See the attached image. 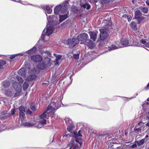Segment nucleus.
<instances>
[{
	"label": "nucleus",
	"mask_w": 149,
	"mask_h": 149,
	"mask_svg": "<svg viewBox=\"0 0 149 149\" xmlns=\"http://www.w3.org/2000/svg\"><path fill=\"white\" fill-rule=\"evenodd\" d=\"M50 17L51 16H49L48 17H47V20L49 22V24L47 25V28L46 30L44 29L43 30L41 36L42 38L45 41H46V36H47L48 37V36L50 34H52L54 31L53 26L50 25V22H49L50 21V19H49Z\"/></svg>",
	"instance_id": "obj_1"
},
{
	"label": "nucleus",
	"mask_w": 149,
	"mask_h": 149,
	"mask_svg": "<svg viewBox=\"0 0 149 149\" xmlns=\"http://www.w3.org/2000/svg\"><path fill=\"white\" fill-rule=\"evenodd\" d=\"M52 112L49 111L48 109H47L42 114L39 116L40 119H42L40 121V123L42 125H44L46 123V118H48L50 116V113H52Z\"/></svg>",
	"instance_id": "obj_2"
},
{
	"label": "nucleus",
	"mask_w": 149,
	"mask_h": 149,
	"mask_svg": "<svg viewBox=\"0 0 149 149\" xmlns=\"http://www.w3.org/2000/svg\"><path fill=\"white\" fill-rule=\"evenodd\" d=\"M51 59L47 57H45L41 61H40L38 65V68L42 70L45 68L47 66L50 65Z\"/></svg>",
	"instance_id": "obj_3"
},
{
	"label": "nucleus",
	"mask_w": 149,
	"mask_h": 149,
	"mask_svg": "<svg viewBox=\"0 0 149 149\" xmlns=\"http://www.w3.org/2000/svg\"><path fill=\"white\" fill-rule=\"evenodd\" d=\"M67 4V1H65L64 5L62 6L61 5H60L57 6L54 9V13L58 14L60 11L62 13H65L66 10V6Z\"/></svg>",
	"instance_id": "obj_4"
},
{
	"label": "nucleus",
	"mask_w": 149,
	"mask_h": 149,
	"mask_svg": "<svg viewBox=\"0 0 149 149\" xmlns=\"http://www.w3.org/2000/svg\"><path fill=\"white\" fill-rule=\"evenodd\" d=\"M79 42L77 39L73 38L72 39H70L66 41L65 44L69 45L70 47L72 48L76 45Z\"/></svg>",
	"instance_id": "obj_5"
},
{
	"label": "nucleus",
	"mask_w": 149,
	"mask_h": 149,
	"mask_svg": "<svg viewBox=\"0 0 149 149\" xmlns=\"http://www.w3.org/2000/svg\"><path fill=\"white\" fill-rule=\"evenodd\" d=\"M59 105L58 103L54 102H52L49 105L47 108L51 112H54V111L59 108Z\"/></svg>",
	"instance_id": "obj_6"
},
{
	"label": "nucleus",
	"mask_w": 149,
	"mask_h": 149,
	"mask_svg": "<svg viewBox=\"0 0 149 149\" xmlns=\"http://www.w3.org/2000/svg\"><path fill=\"white\" fill-rule=\"evenodd\" d=\"M100 39L103 40L105 39L107 37V34L106 30L104 29H100Z\"/></svg>",
	"instance_id": "obj_7"
},
{
	"label": "nucleus",
	"mask_w": 149,
	"mask_h": 149,
	"mask_svg": "<svg viewBox=\"0 0 149 149\" xmlns=\"http://www.w3.org/2000/svg\"><path fill=\"white\" fill-rule=\"evenodd\" d=\"M88 37V34L86 33H83L79 34L77 40L78 42L83 41L86 40Z\"/></svg>",
	"instance_id": "obj_8"
},
{
	"label": "nucleus",
	"mask_w": 149,
	"mask_h": 149,
	"mask_svg": "<svg viewBox=\"0 0 149 149\" xmlns=\"http://www.w3.org/2000/svg\"><path fill=\"white\" fill-rule=\"evenodd\" d=\"M80 130H79L78 133L74 132L73 135V136L76 139L75 141L79 143V144L81 143V139L80 137L79 138V136H82L81 134L80 133Z\"/></svg>",
	"instance_id": "obj_9"
},
{
	"label": "nucleus",
	"mask_w": 149,
	"mask_h": 149,
	"mask_svg": "<svg viewBox=\"0 0 149 149\" xmlns=\"http://www.w3.org/2000/svg\"><path fill=\"white\" fill-rule=\"evenodd\" d=\"M31 59L34 62H37L41 60L42 59V57L39 55H37L32 56L31 57Z\"/></svg>",
	"instance_id": "obj_10"
},
{
	"label": "nucleus",
	"mask_w": 149,
	"mask_h": 149,
	"mask_svg": "<svg viewBox=\"0 0 149 149\" xmlns=\"http://www.w3.org/2000/svg\"><path fill=\"white\" fill-rule=\"evenodd\" d=\"M97 32H89V33L90 36V38L94 41H95L97 38Z\"/></svg>",
	"instance_id": "obj_11"
},
{
	"label": "nucleus",
	"mask_w": 149,
	"mask_h": 149,
	"mask_svg": "<svg viewBox=\"0 0 149 149\" xmlns=\"http://www.w3.org/2000/svg\"><path fill=\"white\" fill-rule=\"evenodd\" d=\"M121 47H122L121 46V45H118V44L117 43L116 44V45H111L109 47H108V49L109 51H111V50H114L116 49H118Z\"/></svg>",
	"instance_id": "obj_12"
},
{
	"label": "nucleus",
	"mask_w": 149,
	"mask_h": 149,
	"mask_svg": "<svg viewBox=\"0 0 149 149\" xmlns=\"http://www.w3.org/2000/svg\"><path fill=\"white\" fill-rule=\"evenodd\" d=\"M13 86L15 89L17 91H19L21 88V85L16 82H15L13 83Z\"/></svg>",
	"instance_id": "obj_13"
},
{
	"label": "nucleus",
	"mask_w": 149,
	"mask_h": 149,
	"mask_svg": "<svg viewBox=\"0 0 149 149\" xmlns=\"http://www.w3.org/2000/svg\"><path fill=\"white\" fill-rule=\"evenodd\" d=\"M26 71L24 68H21L18 71V74L21 75L22 77H25Z\"/></svg>",
	"instance_id": "obj_14"
},
{
	"label": "nucleus",
	"mask_w": 149,
	"mask_h": 149,
	"mask_svg": "<svg viewBox=\"0 0 149 149\" xmlns=\"http://www.w3.org/2000/svg\"><path fill=\"white\" fill-rule=\"evenodd\" d=\"M10 85V82L8 81H5L2 83L1 88L2 90H5V89L8 87Z\"/></svg>",
	"instance_id": "obj_15"
},
{
	"label": "nucleus",
	"mask_w": 149,
	"mask_h": 149,
	"mask_svg": "<svg viewBox=\"0 0 149 149\" xmlns=\"http://www.w3.org/2000/svg\"><path fill=\"white\" fill-rule=\"evenodd\" d=\"M36 78V76L34 74H30L27 77L26 79L29 81H30L35 79Z\"/></svg>",
	"instance_id": "obj_16"
},
{
	"label": "nucleus",
	"mask_w": 149,
	"mask_h": 149,
	"mask_svg": "<svg viewBox=\"0 0 149 149\" xmlns=\"http://www.w3.org/2000/svg\"><path fill=\"white\" fill-rule=\"evenodd\" d=\"M80 6L81 8H86L87 10H89L91 8L90 5L87 3H81Z\"/></svg>",
	"instance_id": "obj_17"
},
{
	"label": "nucleus",
	"mask_w": 149,
	"mask_h": 149,
	"mask_svg": "<svg viewBox=\"0 0 149 149\" xmlns=\"http://www.w3.org/2000/svg\"><path fill=\"white\" fill-rule=\"evenodd\" d=\"M121 44L125 46H129V41L125 39H122L121 40Z\"/></svg>",
	"instance_id": "obj_18"
},
{
	"label": "nucleus",
	"mask_w": 149,
	"mask_h": 149,
	"mask_svg": "<svg viewBox=\"0 0 149 149\" xmlns=\"http://www.w3.org/2000/svg\"><path fill=\"white\" fill-rule=\"evenodd\" d=\"M59 21L60 22H61L68 17V15L67 14L63 15H60Z\"/></svg>",
	"instance_id": "obj_19"
},
{
	"label": "nucleus",
	"mask_w": 149,
	"mask_h": 149,
	"mask_svg": "<svg viewBox=\"0 0 149 149\" xmlns=\"http://www.w3.org/2000/svg\"><path fill=\"white\" fill-rule=\"evenodd\" d=\"M54 55L56 57V65H58L59 64V61L60 60L61 57V56L59 55H56L55 54H54Z\"/></svg>",
	"instance_id": "obj_20"
},
{
	"label": "nucleus",
	"mask_w": 149,
	"mask_h": 149,
	"mask_svg": "<svg viewBox=\"0 0 149 149\" xmlns=\"http://www.w3.org/2000/svg\"><path fill=\"white\" fill-rule=\"evenodd\" d=\"M142 13L139 10H137L135 12V18L137 19L142 15Z\"/></svg>",
	"instance_id": "obj_21"
},
{
	"label": "nucleus",
	"mask_w": 149,
	"mask_h": 149,
	"mask_svg": "<svg viewBox=\"0 0 149 149\" xmlns=\"http://www.w3.org/2000/svg\"><path fill=\"white\" fill-rule=\"evenodd\" d=\"M131 27L134 31L137 30L136 23V22H132L130 24Z\"/></svg>",
	"instance_id": "obj_22"
},
{
	"label": "nucleus",
	"mask_w": 149,
	"mask_h": 149,
	"mask_svg": "<svg viewBox=\"0 0 149 149\" xmlns=\"http://www.w3.org/2000/svg\"><path fill=\"white\" fill-rule=\"evenodd\" d=\"M44 9L45 10L47 11V13L48 14H50L52 12V10L50 9V7L48 6H46L44 7Z\"/></svg>",
	"instance_id": "obj_23"
},
{
	"label": "nucleus",
	"mask_w": 149,
	"mask_h": 149,
	"mask_svg": "<svg viewBox=\"0 0 149 149\" xmlns=\"http://www.w3.org/2000/svg\"><path fill=\"white\" fill-rule=\"evenodd\" d=\"M4 92L5 94L7 96H11L12 95V92L9 89H6Z\"/></svg>",
	"instance_id": "obj_24"
},
{
	"label": "nucleus",
	"mask_w": 149,
	"mask_h": 149,
	"mask_svg": "<svg viewBox=\"0 0 149 149\" xmlns=\"http://www.w3.org/2000/svg\"><path fill=\"white\" fill-rule=\"evenodd\" d=\"M29 86V83L27 82H25L23 85V89L24 91H26Z\"/></svg>",
	"instance_id": "obj_25"
},
{
	"label": "nucleus",
	"mask_w": 149,
	"mask_h": 149,
	"mask_svg": "<svg viewBox=\"0 0 149 149\" xmlns=\"http://www.w3.org/2000/svg\"><path fill=\"white\" fill-rule=\"evenodd\" d=\"M65 120L66 122V123L67 124L71 125L72 123V121L71 119L70 118H66L65 119Z\"/></svg>",
	"instance_id": "obj_26"
},
{
	"label": "nucleus",
	"mask_w": 149,
	"mask_h": 149,
	"mask_svg": "<svg viewBox=\"0 0 149 149\" xmlns=\"http://www.w3.org/2000/svg\"><path fill=\"white\" fill-rule=\"evenodd\" d=\"M36 50V47H34L31 49L29 51L27 52V53L28 54H31L34 52Z\"/></svg>",
	"instance_id": "obj_27"
},
{
	"label": "nucleus",
	"mask_w": 149,
	"mask_h": 149,
	"mask_svg": "<svg viewBox=\"0 0 149 149\" xmlns=\"http://www.w3.org/2000/svg\"><path fill=\"white\" fill-rule=\"evenodd\" d=\"M6 63L5 61L3 60H0V70L3 68V66Z\"/></svg>",
	"instance_id": "obj_28"
},
{
	"label": "nucleus",
	"mask_w": 149,
	"mask_h": 149,
	"mask_svg": "<svg viewBox=\"0 0 149 149\" xmlns=\"http://www.w3.org/2000/svg\"><path fill=\"white\" fill-rule=\"evenodd\" d=\"M24 112H19V115L21 119V120L22 121L23 120L24 118Z\"/></svg>",
	"instance_id": "obj_29"
},
{
	"label": "nucleus",
	"mask_w": 149,
	"mask_h": 149,
	"mask_svg": "<svg viewBox=\"0 0 149 149\" xmlns=\"http://www.w3.org/2000/svg\"><path fill=\"white\" fill-rule=\"evenodd\" d=\"M83 43L84 44L88 45L92 43V42L89 40H86Z\"/></svg>",
	"instance_id": "obj_30"
},
{
	"label": "nucleus",
	"mask_w": 149,
	"mask_h": 149,
	"mask_svg": "<svg viewBox=\"0 0 149 149\" xmlns=\"http://www.w3.org/2000/svg\"><path fill=\"white\" fill-rule=\"evenodd\" d=\"M145 17H140L139 18L137 19H138V22L139 24H140V22L143 20Z\"/></svg>",
	"instance_id": "obj_31"
},
{
	"label": "nucleus",
	"mask_w": 149,
	"mask_h": 149,
	"mask_svg": "<svg viewBox=\"0 0 149 149\" xmlns=\"http://www.w3.org/2000/svg\"><path fill=\"white\" fill-rule=\"evenodd\" d=\"M17 80L19 82V83H22L24 81L23 79L20 77L17 76L16 77Z\"/></svg>",
	"instance_id": "obj_32"
},
{
	"label": "nucleus",
	"mask_w": 149,
	"mask_h": 149,
	"mask_svg": "<svg viewBox=\"0 0 149 149\" xmlns=\"http://www.w3.org/2000/svg\"><path fill=\"white\" fill-rule=\"evenodd\" d=\"M24 125L27 127H31L33 125L30 123H24Z\"/></svg>",
	"instance_id": "obj_33"
},
{
	"label": "nucleus",
	"mask_w": 149,
	"mask_h": 149,
	"mask_svg": "<svg viewBox=\"0 0 149 149\" xmlns=\"http://www.w3.org/2000/svg\"><path fill=\"white\" fill-rule=\"evenodd\" d=\"M145 139L141 140L140 141L137 142V143L138 145L143 144L145 142Z\"/></svg>",
	"instance_id": "obj_34"
},
{
	"label": "nucleus",
	"mask_w": 149,
	"mask_h": 149,
	"mask_svg": "<svg viewBox=\"0 0 149 149\" xmlns=\"http://www.w3.org/2000/svg\"><path fill=\"white\" fill-rule=\"evenodd\" d=\"M142 12L144 13H148V10L147 8L146 7H143L142 8Z\"/></svg>",
	"instance_id": "obj_35"
},
{
	"label": "nucleus",
	"mask_w": 149,
	"mask_h": 149,
	"mask_svg": "<svg viewBox=\"0 0 149 149\" xmlns=\"http://www.w3.org/2000/svg\"><path fill=\"white\" fill-rule=\"evenodd\" d=\"M126 17L129 22L132 19V17L131 15H125L123 16V17Z\"/></svg>",
	"instance_id": "obj_36"
},
{
	"label": "nucleus",
	"mask_w": 149,
	"mask_h": 149,
	"mask_svg": "<svg viewBox=\"0 0 149 149\" xmlns=\"http://www.w3.org/2000/svg\"><path fill=\"white\" fill-rule=\"evenodd\" d=\"M19 112H24L25 111L24 107L22 106H21L19 108Z\"/></svg>",
	"instance_id": "obj_37"
},
{
	"label": "nucleus",
	"mask_w": 149,
	"mask_h": 149,
	"mask_svg": "<svg viewBox=\"0 0 149 149\" xmlns=\"http://www.w3.org/2000/svg\"><path fill=\"white\" fill-rule=\"evenodd\" d=\"M101 3L103 4L107 3L109 2V0H100Z\"/></svg>",
	"instance_id": "obj_38"
},
{
	"label": "nucleus",
	"mask_w": 149,
	"mask_h": 149,
	"mask_svg": "<svg viewBox=\"0 0 149 149\" xmlns=\"http://www.w3.org/2000/svg\"><path fill=\"white\" fill-rule=\"evenodd\" d=\"M144 123H143L142 122H140L137 125H136V127H142V126L143 125Z\"/></svg>",
	"instance_id": "obj_39"
},
{
	"label": "nucleus",
	"mask_w": 149,
	"mask_h": 149,
	"mask_svg": "<svg viewBox=\"0 0 149 149\" xmlns=\"http://www.w3.org/2000/svg\"><path fill=\"white\" fill-rule=\"evenodd\" d=\"M51 115H52V117H54V118L57 119L58 118V116L56 114H54V112H53L52 113H50V116Z\"/></svg>",
	"instance_id": "obj_40"
},
{
	"label": "nucleus",
	"mask_w": 149,
	"mask_h": 149,
	"mask_svg": "<svg viewBox=\"0 0 149 149\" xmlns=\"http://www.w3.org/2000/svg\"><path fill=\"white\" fill-rule=\"evenodd\" d=\"M73 128V127L72 125L70 126L67 127V130L70 132H71L72 129Z\"/></svg>",
	"instance_id": "obj_41"
},
{
	"label": "nucleus",
	"mask_w": 149,
	"mask_h": 149,
	"mask_svg": "<svg viewBox=\"0 0 149 149\" xmlns=\"http://www.w3.org/2000/svg\"><path fill=\"white\" fill-rule=\"evenodd\" d=\"M73 56L74 58L75 59H77L79 58V55L78 54H74Z\"/></svg>",
	"instance_id": "obj_42"
},
{
	"label": "nucleus",
	"mask_w": 149,
	"mask_h": 149,
	"mask_svg": "<svg viewBox=\"0 0 149 149\" xmlns=\"http://www.w3.org/2000/svg\"><path fill=\"white\" fill-rule=\"evenodd\" d=\"M134 130L136 131H141V127L136 128V127L135 128Z\"/></svg>",
	"instance_id": "obj_43"
},
{
	"label": "nucleus",
	"mask_w": 149,
	"mask_h": 149,
	"mask_svg": "<svg viewBox=\"0 0 149 149\" xmlns=\"http://www.w3.org/2000/svg\"><path fill=\"white\" fill-rule=\"evenodd\" d=\"M30 107L31 109L33 111H35L36 109V108L35 107L34 105H31Z\"/></svg>",
	"instance_id": "obj_44"
},
{
	"label": "nucleus",
	"mask_w": 149,
	"mask_h": 149,
	"mask_svg": "<svg viewBox=\"0 0 149 149\" xmlns=\"http://www.w3.org/2000/svg\"><path fill=\"white\" fill-rule=\"evenodd\" d=\"M32 113V112L31 111L29 110H28L26 111V113L27 114L30 115Z\"/></svg>",
	"instance_id": "obj_45"
},
{
	"label": "nucleus",
	"mask_w": 149,
	"mask_h": 149,
	"mask_svg": "<svg viewBox=\"0 0 149 149\" xmlns=\"http://www.w3.org/2000/svg\"><path fill=\"white\" fill-rule=\"evenodd\" d=\"M15 110L14 109H12L11 111V113L12 115H13L15 113Z\"/></svg>",
	"instance_id": "obj_46"
},
{
	"label": "nucleus",
	"mask_w": 149,
	"mask_h": 149,
	"mask_svg": "<svg viewBox=\"0 0 149 149\" xmlns=\"http://www.w3.org/2000/svg\"><path fill=\"white\" fill-rule=\"evenodd\" d=\"M140 42L143 44H145L146 43V41L143 40H142L140 41Z\"/></svg>",
	"instance_id": "obj_47"
},
{
	"label": "nucleus",
	"mask_w": 149,
	"mask_h": 149,
	"mask_svg": "<svg viewBox=\"0 0 149 149\" xmlns=\"http://www.w3.org/2000/svg\"><path fill=\"white\" fill-rule=\"evenodd\" d=\"M15 55H13L10 56V58L11 59H13L15 57Z\"/></svg>",
	"instance_id": "obj_48"
},
{
	"label": "nucleus",
	"mask_w": 149,
	"mask_h": 149,
	"mask_svg": "<svg viewBox=\"0 0 149 149\" xmlns=\"http://www.w3.org/2000/svg\"><path fill=\"white\" fill-rule=\"evenodd\" d=\"M23 55V54H15L16 56H22Z\"/></svg>",
	"instance_id": "obj_49"
},
{
	"label": "nucleus",
	"mask_w": 149,
	"mask_h": 149,
	"mask_svg": "<svg viewBox=\"0 0 149 149\" xmlns=\"http://www.w3.org/2000/svg\"><path fill=\"white\" fill-rule=\"evenodd\" d=\"M136 144H134L133 145H132V148H134L136 147Z\"/></svg>",
	"instance_id": "obj_50"
},
{
	"label": "nucleus",
	"mask_w": 149,
	"mask_h": 149,
	"mask_svg": "<svg viewBox=\"0 0 149 149\" xmlns=\"http://www.w3.org/2000/svg\"><path fill=\"white\" fill-rule=\"evenodd\" d=\"M146 47L149 48V42L146 43Z\"/></svg>",
	"instance_id": "obj_51"
},
{
	"label": "nucleus",
	"mask_w": 149,
	"mask_h": 149,
	"mask_svg": "<svg viewBox=\"0 0 149 149\" xmlns=\"http://www.w3.org/2000/svg\"><path fill=\"white\" fill-rule=\"evenodd\" d=\"M146 3L148 5V6H149V0H148L147 1H146Z\"/></svg>",
	"instance_id": "obj_52"
},
{
	"label": "nucleus",
	"mask_w": 149,
	"mask_h": 149,
	"mask_svg": "<svg viewBox=\"0 0 149 149\" xmlns=\"http://www.w3.org/2000/svg\"><path fill=\"white\" fill-rule=\"evenodd\" d=\"M147 117L148 119L149 120V112L148 113V114L147 116Z\"/></svg>",
	"instance_id": "obj_53"
},
{
	"label": "nucleus",
	"mask_w": 149,
	"mask_h": 149,
	"mask_svg": "<svg viewBox=\"0 0 149 149\" xmlns=\"http://www.w3.org/2000/svg\"><path fill=\"white\" fill-rule=\"evenodd\" d=\"M37 127L38 128H41V126H40L39 125H38L37 126Z\"/></svg>",
	"instance_id": "obj_54"
},
{
	"label": "nucleus",
	"mask_w": 149,
	"mask_h": 149,
	"mask_svg": "<svg viewBox=\"0 0 149 149\" xmlns=\"http://www.w3.org/2000/svg\"><path fill=\"white\" fill-rule=\"evenodd\" d=\"M146 125L148 126V127H149V123H148L146 124Z\"/></svg>",
	"instance_id": "obj_55"
},
{
	"label": "nucleus",
	"mask_w": 149,
	"mask_h": 149,
	"mask_svg": "<svg viewBox=\"0 0 149 149\" xmlns=\"http://www.w3.org/2000/svg\"><path fill=\"white\" fill-rule=\"evenodd\" d=\"M148 135H146L145 139L146 138H148Z\"/></svg>",
	"instance_id": "obj_56"
},
{
	"label": "nucleus",
	"mask_w": 149,
	"mask_h": 149,
	"mask_svg": "<svg viewBox=\"0 0 149 149\" xmlns=\"http://www.w3.org/2000/svg\"><path fill=\"white\" fill-rule=\"evenodd\" d=\"M94 1L95 2H97V0H96V1H95V0Z\"/></svg>",
	"instance_id": "obj_57"
},
{
	"label": "nucleus",
	"mask_w": 149,
	"mask_h": 149,
	"mask_svg": "<svg viewBox=\"0 0 149 149\" xmlns=\"http://www.w3.org/2000/svg\"><path fill=\"white\" fill-rule=\"evenodd\" d=\"M6 113H7L6 112H5V113H4V114H6Z\"/></svg>",
	"instance_id": "obj_58"
},
{
	"label": "nucleus",
	"mask_w": 149,
	"mask_h": 149,
	"mask_svg": "<svg viewBox=\"0 0 149 149\" xmlns=\"http://www.w3.org/2000/svg\"><path fill=\"white\" fill-rule=\"evenodd\" d=\"M73 149H75V148L74 147L73 148Z\"/></svg>",
	"instance_id": "obj_59"
},
{
	"label": "nucleus",
	"mask_w": 149,
	"mask_h": 149,
	"mask_svg": "<svg viewBox=\"0 0 149 149\" xmlns=\"http://www.w3.org/2000/svg\"><path fill=\"white\" fill-rule=\"evenodd\" d=\"M48 53H49V54H50V52H48Z\"/></svg>",
	"instance_id": "obj_60"
},
{
	"label": "nucleus",
	"mask_w": 149,
	"mask_h": 149,
	"mask_svg": "<svg viewBox=\"0 0 149 149\" xmlns=\"http://www.w3.org/2000/svg\"><path fill=\"white\" fill-rule=\"evenodd\" d=\"M80 44H82V43L81 42H80Z\"/></svg>",
	"instance_id": "obj_61"
},
{
	"label": "nucleus",
	"mask_w": 149,
	"mask_h": 149,
	"mask_svg": "<svg viewBox=\"0 0 149 149\" xmlns=\"http://www.w3.org/2000/svg\"><path fill=\"white\" fill-rule=\"evenodd\" d=\"M60 102H61V100H60Z\"/></svg>",
	"instance_id": "obj_62"
},
{
	"label": "nucleus",
	"mask_w": 149,
	"mask_h": 149,
	"mask_svg": "<svg viewBox=\"0 0 149 149\" xmlns=\"http://www.w3.org/2000/svg\"><path fill=\"white\" fill-rule=\"evenodd\" d=\"M148 149H149V147Z\"/></svg>",
	"instance_id": "obj_63"
}]
</instances>
